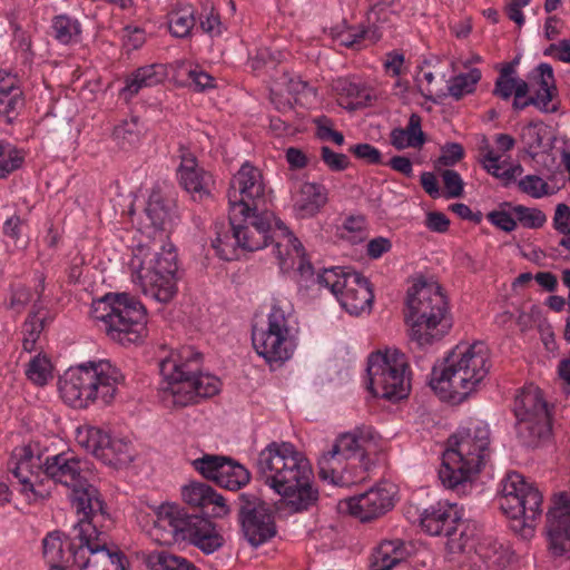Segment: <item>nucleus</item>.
Returning <instances> with one entry per match:
<instances>
[{"label":"nucleus","instance_id":"58","mask_svg":"<svg viewBox=\"0 0 570 570\" xmlns=\"http://www.w3.org/2000/svg\"><path fill=\"white\" fill-rule=\"evenodd\" d=\"M521 141L529 154L534 155L542 147L543 137L540 129L534 125H528L522 129Z\"/></svg>","mask_w":570,"mask_h":570},{"label":"nucleus","instance_id":"51","mask_svg":"<svg viewBox=\"0 0 570 570\" xmlns=\"http://www.w3.org/2000/svg\"><path fill=\"white\" fill-rule=\"evenodd\" d=\"M520 191L532 198H542L549 195V185L538 175H527L518 180Z\"/></svg>","mask_w":570,"mask_h":570},{"label":"nucleus","instance_id":"10","mask_svg":"<svg viewBox=\"0 0 570 570\" xmlns=\"http://www.w3.org/2000/svg\"><path fill=\"white\" fill-rule=\"evenodd\" d=\"M166 238L161 234V239L154 243L153 247L139 246L130 263L134 282L146 295L164 303L170 301L176 293L178 271L176 248Z\"/></svg>","mask_w":570,"mask_h":570},{"label":"nucleus","instance_id":"53","mask_svg":"<svg viewBox=\"0 0 570 570\" xmlns=\"http://www.w3.org/2000/svg\"><path fill=\"white\" fill-rule=\"evenodd\" d=\"M316 125V134L321 140H331L337 146L344 144V136L342 132L333 129V121L326 116H320L314 119Z\"/></svg>","mask_w":570,"mask_h":570},{"label":"nucleus","instance_id":"8","mask_svg":"<svg viewBox=\"0 0 570 570\" xmlns=\"http://www.w3.org/2000/svg\"><path fill=\"white\" fill-rule=\"evenodd\" d=\"M150 537L161 546L188 542L207 554L224 544L223 535L210 520L189 514L175 503H163L155 510Z\"/></svg>","mask_w":570,"mask_h":570},{"label":"nucleus","instance_id":"46","mask_svg":"<svg viewBox=\"0 0 570 570\" xmlns=\"http://www.w3.org/2000/svg\"><path fill=\"white\" fill-rule=\"evenodd\" d=\"M481 79V71L478 68L469 72L460 73L453 77L449 83V94L456 100L474 91L476 83Z\"/></svg>","mask_w":570,"mask_h":570},{"label":"nucleus","instance_id":"1","mask_svg":"<svg viewBox=\"0 0 570 570\" xmlns=\"http://www.w3.org/2000/svg\"><path fill=\"white\" fill-rule=\"evenodd\" d=\"M41 469L48 479L71 491L70 501L78 519L100 517L105 512L100 494L90 483L91 470L86 460L70 451L42 460L33 444L17 446L10 461V470L20 484V492L29 502L46 500L51 494L50 483L41 476Z\"/></svg>","mask_w":570,"mask_h":570},{"label":"nucleus","instance_id":"19","mask_svg":"<svg viewBox=\"0 0 570 570\" xmlns=\"http://www.w3.org/2000/svg\"><path fill=\"white\" fill-rule=\"evenodd\" d=\"M229 210L234 216L242 212L269 210V193L261 170L249 161H245L230 180L228 190Z\"/></svg>","mask_w":570,"mask_h":570},{"label":"nucleus","instance_id":"61","mask_svg":"<svg viewBox=\"0 0 570 570\" xmlns=\"http://www.w3.org/2000/svg\"><path fill=\"white\" fill-rule=\"evenodd\" d=\"M553 227L563 235L570 234V207L566 204H558L553 216Z\"/></svg>","mask_w":570,"mask_h":570},{"label":"nucleus","instance_id":"5","mask_svg":"<svg viewBox=\"0 0 570 570\" xmlns=\"http://www.w3.org/2000/svg\"><path fill=\"white\" fill-rule=\"evenodd\" d=\"M202 360V354L194 347L184 346L160 362V373L165 379L160 397L166 406H187L220 391L218 377L200 372Z\"/></svg>","mask_w":570,"mask_h":570},{"label":"nucleus","instance_id":"11","mask_svg":"<svg viewBox=\"0 0 570 570\" xmlns=\"http://www.w3.org/2000/svg\"><path fill=\"white\" fill-rule=\"evenodd\" d=\"M294 307L285 297H273L266 320L252 330V344L258 356L269 365H282L297 346Z\"/></svg>","mask_w":570,"mask_h":570},{"label":"nucleus","instance_id":"44","mask_svg":"<svg viewBox=\"0 0 570 570\" xmlns=\"http://www.w3.org/2000/svg\"><path fill=\"white\" fill-rule=\"evenodd\" d=\"M52 370L50 360L43 354H38L28 363L26 375L33 384L43 386L52 380Z\"/></svg>","mask_w":570,"mask_h":570},{"label":"nucleus","instance_id":"21","mask_svg":"<svg viewBox=\"0 0 570 570\" xmlns=\"http://www.w3.org/2000/svg\"><path fill=\"white\" fill-rule=\"evenodd\" d=\"M191 464L205 479L232 491L239 490L250 481V473L243 464L224 455L204 454Z\"/></svg>","mask_w":570,"mask_h":570},{"label":"nucleus","instance_id":"55","mask_svg":"<svg viewBox=\"0 0 570 570\" xmlns=\"http://www.w3.org/2000/svg\"><path fill=\"white\" fill-rule=\"evenodd\" d=\"M446 198H456L462 196L464 183L460 174L453 169H445L441 174Z\"/></svg>","mask_w":570,"mask_h":570},{"label":"nucleus","instance_id":"42","mask_svg":"<svg viewBox=\"0 0 570 570\" xmlns=\"http://www.w3.org/2000/svg\"><path fill=\"white\" fill-rule=\"evenodd\" d=\"M195 23V10L191 7L178 8L168 14L169 32L175 38L189 37Z\"/></svg>","mask_w":570,"mask_h":570},{"label":"nucleus","instance_id":"14","mask_svg":"<svg viewBox=\"0 0 570 570\" xmlns=\"http://www.w3.org/2000/svg\"><path fill=\"white\" fill-rule=\"evenodd\" d=\"M497 499L502 512L517 522L513 529L524 535L532 531L534 522L543 512L541 491L515 471L501 480Z\"/></svg>","mask_w":570,"mask_h":570},{"label":"nucleus","instance_id":"12","mask_svg":"<svg viewBox=\"0 0 570 570\" xmlns=\"http://www.w3.org/2000/svg\"><path fill=\"white\" fill-rule=\"evenodd\" d=\"M374 439L375 431L373 428L365 425L338 435L331 448L323 452L318 459L321 479L342 485L364 480L363 475L358 478L350 476L347 468L360 466L362 473L368 471L370 461L366 452Z\"/></svg>","mask_w":570,"mask_h":570},{"label":"nucleus","instance_id":"64","mask_svg":"<svg viewBox=\"0 0 570 570\" xmlns=\"http://www.w3.org/2000/svg\"><path fill=\"white\" fill-rule=\"evenodd\" d=\"M199 27L210 37L220 36L223 32V24L220 22L219 16L214 12H209L205 17L202 16L199 18Z\"/></svg>","mask_w":570,"mask_h":570},{"label":"nucleus","instance_id":"24","mask_svg":"<svg viewBox=\"0 0 570 570\" xmlns=\"http://www.w3.org/2000/svg\"><path fill=\"white\" fill-rule=\"evenodd\" d=\"M73 529V537L68 538L60 531L48 533L42 540L43 557L50 570H73L76 559L73 554L79 551V539Z\"/></svg>","mask_w":570,"mask_h":570},{"label":"nucleus","instance_id":"23","mask_svg":"<svg viewBox=\"0 0 570 570\" xmlns=\"http://www.w3.org/2000/svg\"><path fill=\"white\" fill-rule=\"evenodd\" d=\"M393 485L379 484L347 501L350 512L361 521H370L386 513L393 507Z\"/></svg>","mask_w":570,"mask_h":570},{"label":"nucleus","instance_id":"3","mask_svg":"<svg viewBox=\"0 0 570 570\" xmlns=\"http://www.w3.org/2000/svg\"><path fill=\"white\" fill-rule=\"evenodd\" d=\"M491 366L490 351L483 342L460 343L439 368H433L430 385L442 400L461 403L479 390Z\"/></svg>","mask_w":570,"mask_h":570},{"label":"nucleus","instance_id":"13","mask_svg":"<svg viewBox=\"0 0 570 570\" xmlns=\"http://www.w3.org/2000/svg\"><path fill=\"white\" fill-rule=\"evenodd\" d=\"M91 316L102 323L106 335L114 342L128 346L147 336V313L144 305L127 293L107 296L92 304Z\"/></svg>","mask_w":570,"mask_h":570},{"label":"nucleus","instance_id":"18","mask_svg":"<svg viewBox=\"0 0 570 570\" xmlns=\"http://www.w3.org/2000/svg\"><path fill=\"white\" fill-rule=\"evenodd\" d=\"M513 412L517 434L524 444L537 445L540 440L549 436L550 414L538 386L528 385L515 395Z\"/></svg>","mask_w":570,"mask_h":570},{"label":"nucleus","instance_id":"49","mask_svg":"<svg viewBox=\"0 0 570 570\" xmlns=\"http://www.w3.org/2000/svg\"><path fill=\"white\" fill-rule=\"evenodd\" d=\"M23 156L9 142L0 141V180L21 167Z\"/></svg>","mask_w":570,"mask_h":570},{"label":"nucleus","instance_id":"27","mask_svg":"<svg viewBox=\"0 0 570 570\" xmlns=\"http://www.w3.org/2000/svg\"><path fill=\"white\" fill-rule=\"evenodd\" d=\"M24 95L16 73L0 69V121L13 124L24 107Z\"/></svg>","mask_w":570,"mask_h":570},{"label":"nucleus","instance_id":"6","mask_svg":"<svg viewBox=\"0 0 570 570\" xmlns=\"http://www.w3.org/2000/svg\"><path fill=\"white\" fill-rule=\"evenodd\" d=\"M489 455V425L479 420L469 421L449 439L439 470L442 484L459 490L481 471Z\"/></svg>","mask_w":570,"mask_h":570},{"label":"nucleus","instance_id":"2","mask_svg":"<svg viewBox=\"0 0 570 570\" xmlns=\"http://www.w3.org/2000/svg\"><path fill=\"white\" fill-rule=\"evenodd\" d=\"M256 473L265 485L283 498L292 512L305 511L318 499L312 482V466L291 442L268 443L258 453Z\"/></svg>","mask_w":570,"mask_h":570},{"label":"nucleus","instance_id":"62","mask_svg":"<svg viewBox=\"0 0 570 570\" xmlns=\"http://www.w3.org/2000/svg\"><path fill=\"white\" fill-rule=\"evenodd\" d=\"M543 53L561 62L570 63V38L562 39L557 43H551Z\"/></svg>","mask_w":570,"mask_h":570},{"label":"nucleus","instance_id":"45","mask_svg":"<svg viewBox=\"0 0 570 570\" xmlns=\"http://www.w3.org/2000/svg\"><path fill=\"white\" fill-rule=\"evenodd\" d=\"M38 304L33 305V311L22 325V347L26 352H32L36 343L43 330V317L40 316Z\"/></svg>","mask_w":570,"mask_h":570},{"label":"nucleus","instance_id":"15","mask_svg":"<svg viewBox=\"0 0 570 570\" xmlns=\"http://www.w3.org/2000/svg\"><path fill=\"white\" fill-rule=\"evenodd\" d=\"M106 513L100 517L78 519L75 524L76 538L79 539V551L73 554L78 570H127L125 557L120 552H111L107 549V540L102 527Z\"/></svg>","mask_w":570,"mask_h":570},{"label":"nucleus","instance_id":"31","mask_svg":"<svg viewBox=\"0 0 570 570\" xmlns=\"http://www.w3.org/2000/svg\"><path fill=\"white\" fill-rule=\"evenodd\" d=\"M274 253L276 254L281 268L297 266L302 277H311L314 274L312 264L306 259L302 243L292 232L285 233L284 242H277Z\"/></svg>","mask_w":570,"mask_h":570},{"label":"nucleus","instance_id":"9","mask_svg":"<svg viewBox=\"0 0 570 570\" xmlns=\"http://www.w3.org/2000/svg\"><path fill=\"white\" fill-rule=\"evenodd\" d=\"M124 375L109 361L90 362L69 368L59 381L62 400L83 409L94 402L110 404L117 393Z\"/></svg>","mask_w":570,"mask_h":570},{"label":"nucleus","instance_id":"41","mask_svg":"<svg viewBox=\"0 0 570 570\" xmlns=\"http://www.w3.org/2000/svg\"><path fill=\"white\" fill-rule=\"evenodd\" d=\"M149 570H197L186 558L169 553L167 551H154L146 558Z\"/></svg>","mask_w":570,"mask_h":570},{"label":"nucleus","instance_id":"22","mask_svg":"<svg viewBox=\"0 0 570 570\" xmlns=\"http://www.w3.org/2000/svg\"><path fill=\"white\" fill-rule=\"evenodd\" d=\"M179 159L180 163L177 167L179 185L194 199L202 200L209 196L214 184L212 175L199 166L196 156L185 147L179 148Z\"/></svg>","mask_w":570,"mask_h":570},{"label":"nucleus","instance_id":"56","mask_svg":"<svg viewBox=\"0 0 570 570\" xmlns=\"http://www.w3.org/2000/svg\"><path fill=\"white\" fill-rule=\"evenodd\" d=\"M321 159L332 171H343L350 165V160L346 155L335 153L327 146L321 147Z\"/></svg>","mask_w":570,"mask_h":570},{"label":"nucleus","instance_id":"60","mask_svg":"<svg viewBox=\"0 0 570 570\" xmlns=\"http://www.w3.org/2000/svg\"><path fill=\"white\" fill-rule=\"evenodd\" d=\"M350 151L358 159L367 164L377 165L382 163L381 151L371 144H357L350 147Z\"/></svg>","mask_w":570,"mask_h":570},{"label":"nucleus","instance_id":"50","mask_svg":"<svg viewBox=\"0 0 570 570\" xmlns=\"http://www.w3.org/2000/svg\"><path fill=\"white\" fill-rule=\"evenodd\" d=\"M145 213L150 224L157 229H164L169 220V212L159 193H153L149 196Z\"/></svg>","mask_w":570,"mask_h":570},{"label":"nucleus","instance_id":"39","mask_svg":"<svg viewBox=\"0 0 570 570\" xmlns=\"http://www.w3.org/2000/svg\"><path fill=\"white\" fill-rule=\"evenodd\" d=\"M132 444L126 438L106 435L99 460L107 464H127L132 461Z\"/></svg>","mask_w":570,"mask_h":570},{"label":"nucleus","instance_id":"20","mask_svg":"<svg viewBox=\"0 0 570 570\" xmlns=\"http://www.w3.org/2000/svg\"><path fill=\"white\" fill-rule=\"evenodd\" d=\"M239 520L244 537L253 547L262 546L276 534L272 512L255 495L239 497Z\"/></svg>","mask_w":570,"mask_h":570},{"label":"nucleus","instance_id":"38","mask_svg":"<svg viewBox=\"0 0 570 570\" xmlns=\"http://www.w3.org/2000/svg\"><path fill=\"white\" fill-rule=\"evenodd\" d=\"M425 142L421 128V117L412 114L405 128H395L391 131V144L399 150L419 148Z\"/></svg>","mask_w":570,"mask_h":570},{"label":"nucleus","instance_id":"29","mask_svg":"<svg viewBox=\"0 0 570 570\" xmlns=\"http://www.w3.org/2000/svg\"><path fill=\"white\" fill-rule=\"evenodd\" d=\"M332 90L337 102L345 109L355 110L367 106L374 98L370 87L351 77H340L333 80Z\"/></svg>","mask_w":570,"mask_h":570},{"label":"nucleus","instance_id":"52","mask_svg":"<svg viewBox=\"0 0 570 570\" xmlns=\"http://www.w3.org/2000/svg\"><path fill=\"white\" fill-rule=\"evenodd\" d=\"M114 135L122 144L135 145L141 135V127L138 124V119L132 117L124 120L115 128Z\"/></svg>","mask_w":570,"mask_h":570},{"label":"nucleus","instance_id":"48","mask_svg":"<svg viewBox=\"0 0 570 570\" xmlns=\"http://www.w3.org/2000/svg\"><path fill=\"white\" fill-rule=\"evenodd\" d=\"M351 272H345L342 267L324 268L317 274V284L328 289L336 298L345 286V277Z\"/></svg>","mask_w":570,"mask_h":570},{"label":"nucleus","instance_id":"35","mask_svg":"<svg viewBox=\"0 0 570 570\" xmlns=\"http://www.w3.org/2000/svg\"><path fill=\"white\" fill-rule=\"evenodd\" d=\"M167 78L166 67L160 63H153L136 69L126 80L122 94L127 99L132 98L142 88L154 87Z\"/></svg>","mask_w":570,"mask_h":570},{"label":"nucleus","instance_id":"40","mask_svg":"<svg viewBox=\"0 0 570 570\" xmlns=\"http://www.w3.org/2000/svg\"><path fill=\"white\" fill-rule=\"evenodd\" d=\"M51 35L61 45H73L81 41V22L66 13L55 16L51 20Z\"/></svg>","mask_w":570,"mask_h":570},{"label":"nucleus","instance_id":"26","mask_svg":"<svg viewBox=\"0 0 570 570\" xmlns=\"http://www.w3.org/2000/svg\"><path fill=\"white\" fill-rule=\"evenodd\" d=\"M373 299L374 294L368 279L356 272L345 277V286L337 297L341 306L351 315L368 312Z\"/></svg>","mask_w":570,"mask_h":570},{"label":"nucleus","instance_id":"54","mask_svg":"<svg viewBox=\"0 0 570 570\" xmlns=\"http://www.w3.org/2000/svg\"><path fill=\"white\" fill-rule=\"evenodd\" d=\"M23 220L18 215H12L3 223V234L9 237L16 247L23 249L28 242L22 238Z\"/></svg>","mask_w":570,"mask_h":570},{"label":"nucleus","instance_id":"30","mask_svg":"<svg viewBox=\"0 0 570 570\" xmlns=\"http://www.w3.org/2000/svg\"><path fill=\"white\" fill-rule=\"evenodd\" d=\"M292 202L297 217H312L326 204L327 190L321 184L306 181L293 191Z\"/></svg>","mask_w":570,"mask_h":570},{"label":"nucleus","instance_id":"59","mask_svg":"<svg viewBox=\"0 0 570 570\" xmlns=\"http://www.w3.org/2000/svg\"><path fill=\"white\" fill-rule=\"evenodd\" d=\"M464 156V149L462 145L458 142H449L445 144L441 148V155L438 159V165L440 166H453L459 163Z\"/></svg>","mask_w":570,"mask_h":570},{"label":"nucleus","instance_id":"37","mask_svg":"<svg viewBox=\"0 0 570 570\" xmlns=\"http://www.w3.org/2000/svg\"><path fill=\"white\" fill-rule=\"evenodd\" d=\"M481 164L483 169L491 176L500 179L504 187L510 186L517 180V177L523 174V167L520 164L503 169L505 161H502L501 155L497 154L492 148H487Z\"/></svg>","mask_w":570,"mask_h":570},{"label":"nucleus","instance_id":"47","mask_svg":"<svg viewBox=\"0 0 570 570\" xmlns=\"http://www.w3.org/2000/svg\"><path fill=\"white\" fill-rule=\"evenodd\" d=\"M503 207H510L517 223L519 222L525 228H540L547 222V216L541 209L530 208L523 205L512 206L507 202L501 204V208Z\"/></svg>","mask_w":570,"mask_h":570},{"label":"nucleus","instance_id":"28","mask_svg":"<svg viewBox=\"0 0 570 570\" xmlns=\"http://www.w3.org/2000/svg\"><path fill=\"white\" fill-rule=\"evenodd\" d=\"M550 550L554 556L570 552V501L558 503L547 514Z\"/></svg>","mask_w":570,"mask_h":570},{"label":"nucleus","instance_id":"43","mask_svg":"<svg viewBox=\"0 0 570 570\" xmlns=\"http://www.w3.org/2000/svg\"><path fill=\"white\" fill-rule=\"evenodd\" d=\"M106 435L107 433L99 428L82 425L76 430V442L87 452L99 459Z\"/></svg>","mask_w":570,"mask_h":570},{"label":"nucleus","instance_id":"25","mask_svg":"<svg viewBox=\"0 0 570 570\" xmlns=\"http://www.w3.org/2000/svg\"><path fill=\"white\" fill-rule=\"evenodd\" d=\"M474 537L469 541L464 552L473 550L471 561L476 570H501L504 568L512 558L509 548L500 543L491 535L481 537L474 542Z\"/></svg>","mask_w":570,"mask_h":570},{"label":"nucleus","instance_id":"16","mask_svg":"<svg viewBox=\"0 0 570 570\" xmlns=\"http://www.w3.org/2000/svg\"><path fill=\"white\" fill-rule=\"evenodd\" d=\"M406 357L397 350L372 353L367 363L368 389L379 397L396 402L410 392Z\"/></svg>","mask_w":570,"mask_h":570},{"label":"nucleus","instance_id":"34","mask_svg":"<svg viewBox=\"0 0 570 570\" xmlns=\"http://www.w3.org/2000/svg\"><path fill=\"white\" fill-rule=\"evenodd\" d=\"M532 87H534V96L525 99V102L538 107L540 110H554L550 108V102L556 94V80L553 69L549 63H540L532 77Z\"/></svg>","mask_w":570,"mask_h":570},{"label":"nucleus","instance_id":"36","mask_svg":"<svg viewBox=\"0 0 570 570\" xmlns=\"http://www.w3.org/2000/svg\"><path fill=\"white\" fill-rule=\"evenodd\" d=\"M407 549L400 539L382 541L371 557V570H391L407 558Z\"/></svg>","mask_w":570,"mask_h":570},{"label":"nucleus","instance_id":"63","mask_svg":"<svg viewBox=\"0 0 570 570\" xmlns=\"http://www.w3.org/2000/svg\"><path fill=\"white\" fill-rule=\"evenodd\" d=\"M124 45L129 50L139 49L146 41L145 32L138 27H126L122 35Z\"/></svg>","mask_w":570,"mask_h":570},{"label":"nucleus","instance_id":"33","mask_svg":"<svg viewBox=\"0 0 570 570\" xmlns=\"http://www.w3.org/2000/svg\"><path fill=\"white\" fill-rule=\"evenodd\" d=\"M514 67L510 63L505 65L501 70L500 75L495 80L493 95L498 96L503 100H508L514 95L513 107L514 109L521 110L528 106L525 100L529 92V83L523 79L515 78Z\"/></svg>","mask_w":570,"mask_h":570},{"label":"nucleus","instance_id":"57","mask_svg":"<svg viewBox=\"0 0 570 570\" xmlns=\"http://www.w3.org/2000/svg\"><path fill=\"white\" fill-rule=\"evenodd\" d=\"M487 219L499 229L510 233L517 228L514 215L504 209L492 210L487 214Z\"/></svg>","mask_w":570,"mask_h":570},{"label":"nucleus","instance_id":"17","mask_svg":"<svg viewBox=\"0 0 570 570\" xmlns=\"http://www.w3.org/2000/svg\"><path fill=\"white\" fill-rule=\"evenodd\" d=\"M419 520L422 530L428 534L448 538L445 546L449 553H464L474 535V525L464 522L456 504L446 501H439L424 509Z\"/></svg>","mask_w":570,"mask_h":570},{"label":"nucleus","instance_id":"7","mask_svg":"<svg viewBox=\"0 0 570 570\" xmlns=\"http://www.w3.org/2000/svg\"><path fill=\"white\" fill-rule=\"evenodd\" d=\"M406 324L410 341L420 348L442 340L452 324L448 299L435 282L419 281L407 291Z\"/></svg>","mask_w":570,"mask_h":570},{"label":"nucleus","instance_id":"4","mask_svg":"<svg viewBox=\"0 0 570 570\" xmlns=\"http://www.w3.org/2000/svg\"><path fill=\"white\" fill-rule=\"evenodd\" d=\"M212 246L225 261L237 259L240 252L259 250L271 240L284 242L286 225L271 210L228 213V223H216Z\"/></svg>","mask_w":570,"mask_h":570},{"label":"nucleus","instance_id":"32","mask_svg":"<svg viewBox=\"0 0 570 570\" xmlns=\"http://www.w3.org/2000/svg\"><path fill=\"white\" fill-rule=\"evenodd\" d=\"M183 500L194 507L208 508L213 505L212 513L215 517L228 514L229 509L223 495L218 494L212 487L202 482H193L181 489Z\"/></svg>","mask_w":570,"mask_h":570}]
</instances>
